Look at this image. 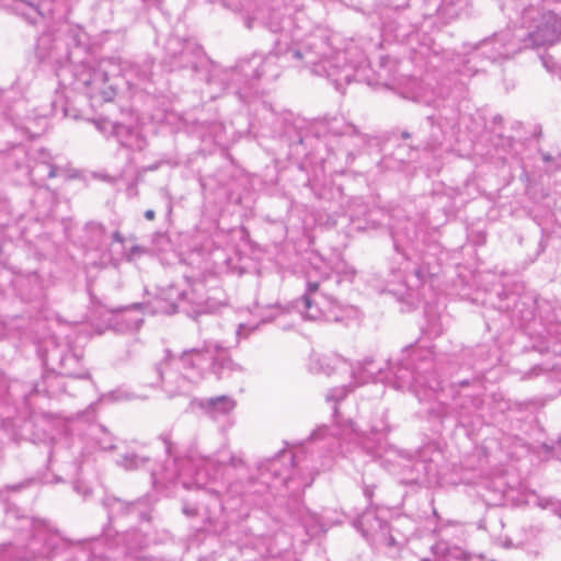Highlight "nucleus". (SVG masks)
Masks as SVG:
<instances>
[{"label":"nucleus","instance_id":"obj_52","mask_svg":"<svg viewBox=\"0 0 561 561\" xmlns=\"http://www.w3.org/2000/svg\"><path fill=\"white\" fill-rule=\"evenodd\" d=\"M89 410L94 411V407H93V404H91V405L89 407Z\"/></svg>","mask_w":561,"mask_h":561},{"label":"nucleus","instance_id":"obj_33","mask_svg":"<svg viewBox=\"0 0 561 561\" xmlns=\"http://www.w3.org/2000/svg\"><path fill=\"white\" fill-rule=\"evenodd\" d=\"M266 26L273 33L282 32L283 31V25H282V19L279 16V14L273 13L271 15V18H270V21L266 22Z\"/></svg>","mask_w":561,"mask_h":561},{"label":"nucleus","instance_id":"obj_32","mask_svg":"<svg viewBox=\"0 0 561 561\" xmlns=\"http://www.w3.org/2000/svg\"><path fill=\"white\" fill-rule=\"evenodd\" d=\"M280 459L287 460L290 465H293L294 463V455L291 453L282 450L279 453H277L274 458L268 460L270 467L267 468V470H271L275 478H278L282 476L279 470L276 468V465Z\"/></svg>","mask_w":561,"mask_h":561},{"label":"nucleus","instance_id":"obj_7","mask_svg":"<svg viewBox=\"0 0 561 561\" xmlns=\"http://www.w3.org/2000/svg\"><path fill=\"white\" fill-rule=\"evenodd\" d=\"M353 524L363 537L376 548H387L390 553L397 554L404 545L403 538L399 539L393 534L392 527L374 512H364Z\"/></svg>","mask_w":561,"mask_h":561},{"label":"nucleus","instance_id":"obj_6","mask_svg":"<svg viewBox=\"0 0 561 561\" xmlns=\"http://www.w3.org/2000/svg\"><path fill=\"white\" fill-rule=\"evenodd\" d=\"M522 23L534 46L549 45L561 39V19L550 10L541 11L531 5L524 10Z\"/></svg>","mask_w":561,"mask_h":561},{"label":"nucleus","instance_id":"obj_43","mask_svg":"<svg viewBox=\"0 0 561 561\" xmlns=\"http://www.w3.org/2000/svg\"><path fill=\"white\" fill-rule=\"evenodd\" d=\"M327 317H328V319H329V320H333V321H336V322H339V321H341V320H342V316H340V314H337V313H336V314L334 313V314H332V316H331V314H328Z\"/></svg>","mask_w":561,"mask_h":561},{"label":"nucleus","instance_id":"obj_8","mask_svg":"<svg viewBox=\"0 0 561 561\" xmlns=\"http://www.w3.org/2000/svg\"><path fill=\"white\" fill-rule=\"evenodd\" d=\"M76 77L78 83L84 87L85 94L93 105L111 102L117 94L115 84L111 82L107 72L101 65L92 67L83 64L80 66Z\"/></svg>","mask_w":561,"mask_h":561},{"label":"nucleus","instance_id":"obj_46","mask_svg":"<svg viewBox=\"0 0 561 561\" xmlns=\"http://www.w3.org/2000/svg\"><path fill=\"white\" fill-rule=\"evenodd\" d=\"M401 138L402 139H409V138H411V134L409 131L404 130V131L401 133Z\"/></svg>","mask_w":561,"mask_h":561},{"label":"nucleus","instance_id":"obj_3","mask_svg":"<svg viewBox=\"0 0 561 561\" xmlns=\"http://www.w3.org/2000/svg\"><path fill=\"white\" fill-rule=\"evenodd\" d=\"M392 370L393 386L400 390H415L425 387L435 390L439 381L434 373V362L430 351L413 348L408 358L402 359Z\"/></svg>","mask_w":561,"mask_h":561},{"label":"nucleus","instance_id":"obj_27","mask_svg":"<svg viewBox=\"0 0 561 561\" xmlns=\"http://www.w3.org/2000/svg\"><path fill=\"white\" fill-rule=\"evenodd\" d=\"M334 134H337V135H344V136H350V137H355L357 139V145L358 146H364L368 142V137L367 135L363 134L359 131V129L353 125V124H350V123H345L341 130L339 131H333Z\"/></svg>","mask_w":561,"mask_h":561},{"label":"nucleus","instance_id":"obj_4","mask_svg":"<svg viewBox=\"0 0 561 561\" xmlns=\"http://www.w3.org/2000/svg\"><path fill=\"white\" fill-rule=\"evenodd\" d=\"M61 537L46 523L33 525L32 535L23 548L3 545L0 548V561H31L37 558H48L58 548Z\"/></svg>","mask_w":561,"mask_h":561},{"label":"nucleus","instance_id":"obj_12","mask_svg":"<svg viewBox=\"0 0 561 561\" xmlns=\"http://www.w3.org/2000/svg\"><path fill=\"white\" fill-rule=\"evenodd\" d=\"M279 39L288 41L286 35H282ZM278 38L275 41L273 50L268 56L262 57L260 55H253L239 65L240 71L247 80H259L263 77H270L271 79L276 78L278 73L273 68L274 57H283L285 60L289 61L284 55L276 54L275 47Z\"/></svg>","mask_w":561,"mask_h":561},{"label":"nucleus","instance_id":"obj_16","mask_svg":"<svg viewBox=\"0 0 561 561\" xmlns=\"http://www.w3.org/2000/svg\"><path fill=\"white\" fill-rule=\"evenodd\" d=\"M435 11L446 22H451L456 19L469 16L471 14V3L470 0H443Z\"/></svg>","mask_w":561,"mask_h":561},{"label":"nucleus","instance_id":"obj_22","mask_svg":"<svg viewBox=\"0 0 561 561\" xmlns=\"http://www.w3.org/2000/svg\"><path fill=\"white\" fill-rule=\"evenodd\" d=\"M230 2L233 10L243 14L245 26L252 28L253 22L256 19L255 14L259 10L256 0H230Z\"/></svg>","mask_w":561,"mask_h":561},{"label":"nucleus","instance_id":"obj_19","mask_svg":"<svg viewBox=\"0 0 561 561\" xmlns=\"http://www.w3.org/2000/svg\"><path fill=\"white\" fill-rule=\"evenodd\" d=\"M211 357L209 346L203 348H191L183 351L180 356V363L184 369L201 370L203 365Z\"/></svg>","mask_w":561,"mask_h":561},{"label":"nucleus","instance_id":"obj_48","mask_svg":"<svg viewBox=\"0 0 561 561\" xmlns=\"http://www.w3.org/2000/svg\"><path fill=\"white\" fill-rule=\"evenodd\" d=\"M543 160L545 161H550L551 160V156L550 154H545L543 156Z\"/></svg>","mask_w":561,"mask_h":561},{"label":"nucleus","instance_id":"obj_9","mask_svg":"<svg viewBox=\"0 0 561 561\" xmlns=\"http://www.w3.org/2000/svg\"><path fill=\"white\" fill-rule=\"evenodd\" d=\"M70 27L58 31V34L51 32L43 33L38 38L35 47V54L41 61L49 60L61 64L69 59V36L67 33Z\"/></svg>","mask_w":561,"mask_h":561},{"label":"nucleus","instance_id":"obj_50","mask_svg":"<svg viewBox=\"0 0 561 561\" xmlns=\"http://www.w3.org/2000/svg\"><path fill=\"white\" fill-rule=\"evenodd\" d=\"M411 1L414 3H417L420 0H411ZM422 1L426 3L428 0H422Z\"/></svg>","mask_w":561,"mask_h":561},{"label":"nucleus","instance_id":"obj_5","mask_svg":"<svg viewBox=\"0 0 561 561\" xmlns=\"http://www.w3.org/2000/svg\"><path fill=\"white\" fill-rule=\"evenodd\" d=\"M348 392L346 386L335 387L328 391L325 400L333 402V425L318 426L310 435L311 440L324 439L328 436L336 438L341 443L360 444L368 453H373L371 448L364 442V435L355 427V423L351 417H346L339 408V403L343 401Z\"/></svg>","mask_w":561,"mask_h":561},{"label":"nucleus","instance_id":"obj_38","mask_svg":"<svg viewBox=\"0 0 561 561\" xmlns=\"http://www.w3.org/2000/svg\"><path fill=\"white\" fill-rule=\"evenodd\" d=\"M138 76L142 81H150L152 78L151 66L149 65L146 70L139 71Z\"/></svg>","mask_w":561,"mask_h":561},{"label":"nucleus","instance_id":"obj_31","mask_svg":"<svg viewBox=\"0 0 561 561\" xmlns=\"http://www.w3.org/2000/svg\"><path fill=\"white\" fill-rule=\"evenodd\" d=\"M425 278V271L423 267L419 266L413 270V273L411 276L408 277V296L412 297V290L414 288L420 287L424 283Z\"/></svg>","mask_w":561,"mask_h":561},{"label":"nucleus","instance_id":"obj_45","mask_svg":"<svg viewBox=\"0 0 561 561\" xmlns=\"http://www.w3.org/2000/svg\"><path fill=\"white\" fill-rule=\"evenodd\" d=\"M247 329V325L245 324H240L238 330H237V334L238 335H241L243 334V331Z\"/></svg>","mask_w":561,"mask_h":561},{"label":"nucleus","instance_id":"obj_30","mask_svg":"<svg viewBox=\"0 0 561 561\" xmlns=\"http://www.w3.org/2000/svg\"><path fill=\"white\" fill-rule=\"evenodd\" d=\"M85 230L87 232L90 233L91 240L93 242L98 244H101L103 242V238L106 233V228L102 224L90 221L85 225Z\"/></svg>","mask_w":561,"mask_h":561},{"label":"nucleus","instance_id":"obj_36","mask_svg":"<svg viewBox=\"0 0 561 561\" xmlns=\"http://www.w3.org/2000/svg\"><path fill=\"white\" fill-rule=\"evenodd\" d=\"M34 482H35V479H27V480H24L21 483L9 485L8 489H10L12 491H20V490H22L24 488H27V486L32 485Z\"/></svg>","mask_w":561,"mask_h":561},{"label":"nucleus","instance_id":"obj_54","mask_svg":"<svg viewBox=\"0 0 561 561\" xmlns=\"http://www.w3.org/2000/svg\"><path fill=\"white\" fill-rule=\"evenodd\" d=\"M432 13L431 12H424V15H431Z\"/></svg>","mask_w":561,"mask_h":561},{"label":"nucleus","instance_id":"obj_34","mask_svg":"<svg viewBox=\"0 0 561 561\" xmlns=\"http://www.w3.org/2000/svg\"><path fill=\"white\" fill-rule=\"evenodd\" d=\"M220 465L230 466L233 468L242 467L244 465L243 459L237 455H230L227 459H220Z\"/></svg>","mask_w":561,"mask_h":561},{"label":"nucleus","instance_id":"obj_24","mask_svg":"<svg viewBox=\"0 0 561 561\" xmlns=\"http://www.w3.org/2000/svg\"><path fill=\"white\" fill-rule=\"evenodd\" d=\"M39 160L34 168L31 169V174H34L38 169H44L47 172V178L53 179L57 176L59 168L51 163L50 153L44 148L37 151Z\"/></svg>","mask_w":561,"mask_h":561},{"label":"nucleus","instance_id":"obj_40","mask_svg":"<svg viewBox=\"0 0 561 561\" xmlns=\"http://www.w3.org/2000/svg\"><path fill=\"white\" fill-rule=\"evenodd\" d=\"M364 495L370 501L374 496V486L366 484L364 486Z\"/></svg>","mask_w":561,"mask_h":561},{"label":"nucleus","instance_id":"obj_13","mask_svg":"<svg viewBox=\"0 0 561 561\" xmlns=\"http://www.w3.org/2000/svg\"><path fill=\"white\" fill-rule=\"evenodd\" d=\"M480 48L482 54H485L493 61L508 58L517 50V46L512 43V34L510 32L495 34L492 38L483 41Z\"/></svg>","mask_w":561,"mask_h":561},{"label":"nucleus","instance_id":"obj_18","mask_svg":"<svg viewBox=\"0 0 561 561\" xmlns=\"http://www.w3.org/2000/svg\"><path fill=\"white\" fill-rule=\"evenodd\" d=\"M197 405L211 417L217 415H225L230 413L234 407L236 401L228 396H218L208 399H201Z\"/></svg>","mask_w":561,"mask_h":561},{"label":"nucleus","instance_id":"obj_20","mask_svg":"<svg viewBox=\"0 0 561 561\" xmlns=\"http://www.w3.org/2000/svg\"><path fill=\"white\" fill-rule=\"evenodd\" d=\"M320 284L318 282H307L306 293L301 297L302 310L301 313L306 319L316 320L319 319L322 314L321 309L319 308V302L316 300L314 295L319 290Z\"/></svg>","mask_w":561,"mask_h":561},{"label":"nucleus","instance_id":"obj_41","mask_svg":"<svg viewBox=\"0 0 561 561\" xmlns=\"http://www.w3.org/2000/svg\"><path fill=\"white\" fill-rule=\"evenodd\" d=\"M112 240L114 242H118V243H122V244L125 242V238L121 234L119 231H114L112 233Z\"/></svg>","mask_w":561,"mask_h":561},{"label":"nucleus","instance_id":"obj_11","mask_svg":"<svg viewBox=\"0 0 561 561\" xmlns=\"http://www.w3.org/2000/svg\"><path fill=\"white\" fill-rule=\"evenodd\" d=\"M203 288L204 285L202 283H197L190 293L179 290L175 286H169L161 291L158 298L159 304H164L159 306V309L165 313H174L176 312L179 300H188L196 306V312L203 313L207 309V300L201 295Z\"/></svg>","mask_w":561,"mask_h":561},{"label":"nucleus","instance_id":"obj_26","mask_svg":"<svg viewBox=\"0 0 561 561\" xmlns=\"http://www.w3.org/2000/svg\"><path fill=\"white\" fill-rule=\"evenodd\" d=\"M362 373L365 375L364 382L371 380V381H382V368L376 367L374 359H365L362 364Z\"/></svg>","mask_w":561,"mask_h":561},{"label":"nucleus","instance_id":"obj_42","mask_svg":"<svg viewBox=\"0 0 561 561\" xmlns=\"http://www.w3.org/2000/svg\"><path fill=\"white\" fill-rule=\"evenodd\" d=\"M144 216L147 220H153L156 217V214H154V210L148 209L145 211Z\"/></svg>","mask_w":561,"mask_h":561},{"label":"nucleus","instance_id":"obj_17","mask_svg":"<svg viewBox=\"0 0 561 561\" xmlns=\"http://www.w3.org/2000/svg\"><path fill=\"white\" fill-rule=\"evenodd\" d=\"M95 124L100 129L104 128L103 125H110L112 134L117 138L123 147L129 149H141L140 145H138V135L133 127L126 126L122 123L111 122H95Z\"/></svg>","mask_w":561,"mask_h":561},{"label":"nucleus","instance_id":"obj_28","mask_svg":"<svg viewBox=\"0 0 561 561\" xmlns=\"http://www.w3.org/2000/svg\"><path fill=\"white\" fill-rule=\"evenodd\" d=\"M434 560H448L449 557H456L447 541H437L431 547Z\"/></svg>","mask_w":561,"mask_h":561},{"label":"nucleus","instance_id":"obj_15","mask_svg":"<svg viewBox=\"0 0 561 561\" xmlns=\"http://www.w3.org/2000/svg\"><path fill=\"white\" fill-rule=\"evenodd\" d=\"M416 135L420 139L421 146L428 150L436 149L445 139V133L442 125L435 122L433 116H427L425 121L421 123Z\"/></svg>","mask_w":561,"mask_h":561},{"label":"nucleus","instance_id":"obj_2","mask_svg":"<svg viewBox=\"0 0 561 561\" xmlns=\"http://www.w3.org/2000/svg\"><path fill=\"white\" fill-rule=\"evenodd\" d=\"M161 65L169 72L190 70L193 78L210 81V60L203 48L178 36H170L167 39Z\"/></svg>","mask_w":561,"mask_h":561},{"label":"nucleus","instance_id":"obj_23","mask_svg":"<svg viewBox=\"0 0 561 561\" xmlns=\"http://www.w3.org/2000/svg\"><path fill=\"white\" fill-rule=\"evenodd\" d=\"M339 363H341L339 357L317 356L311 359L310 370L330 376L336 370Z\"/></svg>","mask_w":561,"mask_h":561},{"label":"nucleus","instance_id":"obj_29","mask_svg":"<svg viewBox=\"0 0 561 561\" xmlns=\"http://www.w3.org/2000/svg\"><path fill=\"white\" fill-rule=\"evenodd\" d=\"M140 305L135 304L130 307L123 308L124 311V320L127 322L129 329L138 330L144 322V319L140 316L131 317L133 311H139Z\"/></svg>","mask_w":561,"mask_h":561},{"label":"nucleus","instance_id":"obj_21","mask_svg":"<svg viewBox=\"0 0 561 561\" xmlns=\"http://www.w3.org/2000/svg\"><path fill=\"white\" fill-rule=\"evenodd\" d=\"M151 459L148 456L139 455L137 453H126L121 456L117 460V465L127 471H134L139 469H149L150 476L156 482L154 470L150 467Z\"/></svg>","mask_w":561,"mask_h":561},{"label":"nucleus","instance_id":"obj_44","mask_svg":"<svg viewBox=\"0 0 561 561\" xmlns=\"http://www.w3.org/2000/svg\"><path fill=\"white\" fill-rule=\"evenodd\" d=\"M162 440L165 444L167 451L170 453L171 443H170L169 436H162Z\"/></svg>","mask_w":561,"mask_h":561},{"label":"nucleus","instance_id":"obj_49","mask_svg":"<svg viewBox=\"0 0 561 561\" xmlns=\"http://www.w3.org/2000/svg\"><path fill=\"white\" fill-rule=\"evenodd\" d=\"M421 561H432V560H430L428 558H424ZM433 561H448V560H433Z\"/></svg>","mask_w":561,"mask_h":561},{"label":"nucleus","instance_id":"obj_53","mask_svg":"<svg viewBox=\"0 0 561 561\" xmlns=\"http://www.w3.org/2000/svg\"><path fill=\"white\" fill-rule=\"evenodd\" d=\"M72 42H77L76 36L70 37Z\"/></svg>","mask_w":561,"mask_h":561},{"label":"nucleus","instance_id":"obj_1","mask_svg":"<svg viewBox=\"0 0 561 561\" xmlns=\"http://www.w3.org/2000/svg\"><path fill=\"white\" fill-rule=\"evenodd\" d=\"M275 51L295 62L302 60L311 67L314 75L325 76L332 81L336 90L351 83L355 77V68L347 62L346 53L333 51L328 38L314 37L313 42L304 48L291 45L286 39H278Z\"/></svg>","mask_w":561,"mask_h":561},{"label":"nucleus","instance_id":"obj_35","mask_svg":"<svg viewBox=\"0 0 561 561\" xmlns=\"http://www.w3.org/2000/svg\"><path fill=\"white\" fill-rule=\"evenodd\" d=\"M11 383L3 373H0V397L10 392Z\"/></svg>","mask_w":561,"mask_h":561},{"label":"nucleus","instance_id":"obj_25","mask_svg":"<svg viewBox=\"0 0 561 561\" xmlns=\"http://www.w3.org/2000/svg\"><path fill=\"white\" fill-rule=\"evenodd\" d=\"M16 10L19 14H21L31 24H38L44 20L43 11L38 5L21 1L18 4Z\"/></svg>","mask_w":561,"mask_h":561},{"label":"nucleus","instance_id":"obj_39","mask_svg":"<svg viewBox=\"0 0 561 561\" xmlns=\"http://www.w3.org/2000/svg\"><path fill=\"white\" fill-rule=\"evenodd\" d=\"M183 513L188 516V517H194L198 514V511L196 507L194 506H190L187 504H184L183 505V508H182Z\"/></svg>","mask_w":561,"mask_h":561},{"label":"nucleus","instance_id":"obj_51","mask_svg":"<svg viewBox=\"0 0 561 561\" xmlns=\"http://www.w3.org/2000/svg\"><path fill=\"white\" fill-rule=\"evenodd\" d=\"M168 208H169V211H171V209H172L171 202H169Z\"/></svg>","mask_w":561,"mask_h":561},{"label":"nucleus","instance_id":"obj_14","mask_svg":"<svg viewBox=\"0 0 561 561\" xmlns=\"http://www.w3.org/2000/svg\"><path fill=\"white\" fill-rule=\"evenodd\" d=\"M214 350L217 354L214 355L211 353V373L217 379L231 378L237 375H242L245 371L241 364L234 362L228 354L221 352L222 348L218 344L214 345Z\"/></svg>","mask_w":561,"mask_h":561},{"label":"nucleus","instance_id":"obj_37","mask_svg":"<svg viewBox=\"0 0 561 561\" xmlns=\"http://www.w3.org/2000/svg\"><path fill=\"white\" fill-rule=\"evenodd\" d=\"M108 398L113 399V400H127V399H130V396L127 394L126 392H123V391H112L111 393L107 394Z\"/></svg>","mask_w":561,"mask_h":561},{"label":"nucleus","instance_id":"obj_47","mask_svg":"<svg viewBox=\"0 0 561 561\" xmlns=\"http://www.w3.org/2000/svg\"><path fill=\"white\" fill-rule=\"evenodd\" d=\"M139 250H140V248L138 245H135L131 248L133 253H137V252H139Z\"/></svg>","mask_w":561,"mask_h":561},{"label":"nucleus","instance_id":"obj_10","mask_svg":"<svg viewBox=\"0 0 561 561\" xmlns=\"http://www.w3.org/2000/svg\"><path fill=\"white\" fill-rule=\"evenodd\" d=\"M152 371L156 375V383L161 385L162 390L169 398L185 396L192 389V381L172 369L168 357L157 363Z\"/></svg>","mask_w":561,"mask_h":561}]
</instances>
